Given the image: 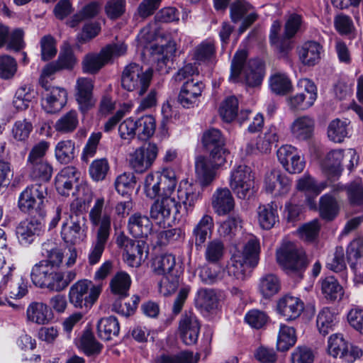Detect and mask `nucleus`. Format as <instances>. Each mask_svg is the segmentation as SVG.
<instances>
[{
    "label": "nucleus",
    "instance_id": "f03ea898",
    "mask_svg": "<svg viewBox=\"0 0 363 363\" xmlns=\"http://www.w3.org/2000/svg\"><path fill=\"white\" fill-rule=\"evenodd\" d=\"M47 259L36 263L30 272L33 284L39 288L47 289L51 291L60 292L76 279L75 270L61 272L55 270Z\"/></svg>",
    "mask_w": 363,
    "mask_h": 363
},
{
    "label": "nucleus",
    "instance_id": "20e7f679",
    "mask_svg": "<svg viewBox=\"0 0 363 363\" xmlns=\"http://www.w3.org/2000/svg\"><path fill=\"white\" fill-rule=\"evenodd\" d=\"M49 147L50 143L45 140H40L31 147L26 160V167L32 180L42 182L50 180L53 167L45 158Z\"/></svg>",
    "mask_w": 363,
    "mask_h": 363
},
{
    "label": "nucleus",
    "instance_id": "9b49d317",
    "mask_svg": "<svg viewBox=\"0 0 363 363\" xmlns=\"http://www.w3.org/2000/svg\"><path fill=\"white\" fill-rule=\"evenodd\" d=\"M328 352L335 358L340 357L346 363H353L362 354L360 348L350 345L343 335L340 333H335L329 337Z\"/></svg>",
    "mask_w": 363,
    "mask_h": 363
},
{
    "label": "nucleus",
    "instance_id": "0eeeda50",
    "mask_svg": "<svg viewBox=\"0 0 363 363\" xmlns=\"http://www.w3.org/2000/svg\"><path fill=\"white\" fill-rule=\"evenodd\" d=\"M127 51V45L123 43L110 44L103 48L99 53H89L82 61V69L84 73L95 74L113 58L124 55Z\"/></svg>",
    "mask_w": 363,
    "mask_h": 363
},
{
    "label": "nucleus",
    "instance_id": "423d86ee",
    "mask_svg": "<svg viewBox=\"0 0 363 363\" xmlns=\"http://www.w3.org/2000/svg\"><path fill=\"white\" fill-rule=\"evenodd\" d=\"M152 77V70L145 71L136 63L128 65L121 76V86L128 91L134 92L138 96H143L150 86Z\"/></svg>",
    "mask_w": 363,
    "mask_h": 363
},
{
    "label": "nucleus",
    "instance_id": "13d9d810",
    "mask_svg": "<svg viewBox=\"0 0 363 363\" xmlns=\"http://www.w3.org/2000/svg\"><path fill=\"white\" fill-rule=\"evenodd\" d=\"M271 90L279 95H284L291 89V82L284 73H276L269 79Z\"/></svg>",
    "mask_w": 363,
    "mask_h": 363
},
{
    "label": "nucleus",
    "instance_id": "a211bd4d",
    "mask_svg": "<svg viewBox=\"0 0 363 363\" xmlns=\"http://www.w3.org/2000/svg\"><path fill=\"white\" fill-rule=\"evenodd\" d=\"M278 160L290 174H299L305 167V160L298 149L291 145L281 146L277 152Z\"/></svg>",
    "mask_w": 363,
    "mask_h": 363
},
{
    "label": "nucleus",
    "instance_id": "a18cd8bd",
    "mask_svg": "<svg viewBox=\"0 0 363 363\" xmlns=\"http://www.w3.org/2000/svg\"><path fill=\"white\" fill-rule=\"evenodd\" d=\"M321 291L325 298L331 301L341 299L344 294L342 286L333 277H328L322 280Z\"/></svg>",
    "mask_w": 363,
    "mask_h": 363
},
{
    "label": "nucleus",
    "instance_id": "f704fd0d",
    "mask_svg": "<svg viewBox=\"0 0 363 363\" xmlns=\"http://www.w3.org/2000/svg\"><path fill=\"white\" fill-rule=\"evenodd\" d=\"M260 227L269 230L279 221L278 206L275 202L260 205L257 209Z\"/></svg>",
    "mask_w": 363,
    "mask_h": 363
},
{
    "label": "nucleus",
    "instance_id": "0e129e2a",
    "mask_svg": "<svg viewBox=\"0 0 363 363\" xmlns=\"http://www.w3.org/2000/svg\"><path fill=\"white\" fill-rule=\"evenodd\" d=\"M244 319L245 323L251 328L261 329L267 324L269 317L266 313L262 311L252 309L246 313Z\"/></svg>",
    "mask_w": 363,
    "mask_h": 363
},
{
    "label": "nucleus",
    "instance_id": "603ef678",
    "mask_svg": "<svg viewBox=\"0 0 363 363\" xmlns=\"http://www.w3.org/2000/svg\"><path fill=\"white\" fill-rule=\"evenodd\" d=\"M279 280L274 274H269L260 278L259 290L264 297L272 296L279 291Z\"/></svg>",
    "mask_w": 363,
    "mask_h": 363
},
{
    "label": "nucleus",
    "instance_id": "f8f14e48",
    "mask_svg": "<svg viewBox=\"0 0 363 363\" xmlns=\"http://www.w3.org/2000/svg\"><path fill=\"white\" fill-rule=\"evenodd\" d=\"M277 262L287 274L303 272L312 257L306 251H277Z\"/></svg>",
    "mask_w": 363,
    "mask_h": 363
},
{
    "label": "nucleus",
    "instance_id": "bb28decb",
    "mask_svg": "<svg viewBox=\"0 0 363 363\" xmlns=\"http://www.w3.org/2000/svg\"><path fill=\"white\" fill-rule=\"evenodd\" d=\"M211 205L217 215L225 216L234 209L235 200L228 189L220 188L213 194Z\"/></svg>",
    "mask_w": 363,
    "mask_h": 363
},
{
    "label": "nucleus",
    "instance_id": "412c9836",
    "mask_svg": "<svg viewBox=\"0 0 363 363\" xmlns=\"http://www.w3.org/2000/svg\"><path fill=\"white\" fill-rule=\"evenodd\" d=\"M201 324L193 313H185L181 317L179 324V333L186 345H195L199 339Z\"/></svg>",
    "mask_w": 363,
    "mask_h": 363
},
{
    "label": "nucleus",
    "instance_id": "4be33fe9",
    "mask_svg": "<svg viewBox=\"0 0 363 363\" xmlns=\"http://www.w3.org/2000/svg\"><path fill=\"white\" fill-rule=\"evenodd\" d=\"M225 162L217 163L216 160L209 155V157L199 155L195 160L196 174L201 186H208L216 177V170Z\"/></svg>",
    "mask_w": 363,
    "mask_h": 363
},
{
    "label": "nucleus",
    "instance_id": "dca6fc26",
    "mask_svg": "<svg viewBox=\"0 0 363 363\" xmlns=\"http://www.w3.org/2000/svg\"><path fill=\"white\" fill-rule=\"evenodd\" d=\"M45 184H35L23 190L18 198V207L23 212H29L43 204L48 192Z\"/></svg>",
    "mask_w": 363,
    "mask_h": 363
},
{
    "label": "nucleus",
    "instance_id": "f257e3e1",
    "mask_svg": "<svg viewBox=\"0 0 363 363\" xmlns=\"http://www.w3.org/2000/svg\"><path fill=\"white\" fill-rule=\"evenodd\" d=\"M199 197L200 191L196 186L188 183H185L184 186L180 184L177 191L179 201L172 196H164L157 199L151 206L150 216L161 225L179 212V203L184 205L187 212L191 211Z\"/></svg>",
    "mask_w": 363,
    "mask_h": 363
},
{
    "label": "nucleus",
    "instance_id": "473e14b6",
    "mask_svg": "<svg viewBox=\"0 0 363 363\" xmlns=\"http://www.w3.org/2000/svg\"><path fill=\"white\" fill-rule=\"evenodd\" d=\"M150 256L152 267L157 274L164 275L174 273L176 260L175 256L172 253L152 251Z\"/></svg>",
    "mask_w": 363,
    "mask_h": 363
},
{
    "label": "nucleus",
    "instance_id": "bf43d9fd",
    "mask_svg": "<svg viewBox=\"0 0 363 363\" xmlns=\"http://www.w3.org/2000/svg\"><path fill=\"white\" fill-rule=\"evenodd\" d=\"M328 186L327 182L317 183L315 179L309 175L304 174L298 180L297 189L301 191H306L319 194Z\"/></svg>",
    "mask_w": 363,
    "mask_h": 363
},
{
    "label": "nucleus",
    "instance_id": "72a5a7b5",
    "mask_svg": "<svg viewBox=\"0 0 363 363\" xmlns=\"http://www.w3.org/2000/svg\"><path fill=\"white\" fill-rule=\"evenodd\" d=\"M27 320L38 325L48 324L52 318L51 310L42 302H32L26 310Z\"/></svg>",
    "mask_w": 363,
    "mask_h": 363
},
{
    "label": "nucleus",
    "instance_id": "6e6d98bb",
    "mask_svg": "<svg viewBox=\"0 0 363 363\" xmlns=\"http://www.w3.org/2000/svg\"><path fill=\"white\" fill-rule=\"evenodd\" d=\"M33 124L26 119L17 121L11 128V136L16 142L26 143L33 131Z\"/></svg>",
    "mask_w": 363,
    "mask_h": 363
},
{
    "label": "nucleus",
    "instance_id": "2f4dec72",
    "mask_svg": "<svg viewBox=\"0 0 363 363\" xmlns=\"http://www.w3.org/2000/svg\"><path fill=\"white\" fill-rule=\"evenodd\" d=\"M265 189L269 193L275 191L276 195H284L290 190L289 179L279 171L272 170L265 177Z\"/></svg>",
    "mask_w": 363,
    "mask_h": 363
},
{
    "label": "nucleus",
    "instance_id": "052dcab7",
    "mask_svg": "<svg viewBox=\"0 0 363 363\" xmlns=\"http://www.w3.org/2000/svg\"><path fill=\"white\" fill-rule=\"evenodd\" d=\"M303 26V18L297 13H292L288 17L284 25V38L291 39L300 32Z\"/></svg>",
    "mask_w": 363,
    "mask_h": 363
},
{
    "label": "nucleus",
    "instance_id": "e2e57ef3",
    "mask_svg": "<svg viewBox=\"0 0 363 363\" xmlns=\"http://www.w3.org/2000/svg\"><path fill=\"white\" fill-rule=\"evenodd\" d=\"M135 183L136 181L133 174L125 172L116 178L115 188L118 194L124 196L133 190Z\"/></svg>",
    "mask_w": 363,
    "mask_h": 363
},
{
    "label": "nucleus",
    "instance_id": "e433bc0d",
    "mask_svg": "<svg viewBox=\"0 0 363 363\" xmlns=\"http://www.w3.org/2000/svg\"><path fill=\"white\" fill-rule=\"evenodd\" d=\"M340 204L336 197L331 194H325L319 199L320 217L327 220H333L339 214Z\"/></svg>",
    "mask_w": 363,
    "mask_h": 363
},
{
    "label": "nucleus",
    "instance_id": "79ce46f5",
    "mask_svg": "<svg viewBox=\"0 0 363 363\" xmlns=\"http://www.w3.org/2000/svg\"><path fill=\"white\" fill-rule=\"evenodd\" d=\"M350 122L347 120L335 119L332 121L328 128V136L335 143H342L349 136Z\"/></svg>",
    "mask_w": 363,
    "mask_h": 363
},
{
    "label": "nucleus",
    "instance_id": "8fccbe9b",
    "mask_svg": "<svg viewBox=\"0 0 363 363\" xmlns=\"http://www.w3.org/2000/svg\"><path fill=\"white\" fill-rule=\"evenodd\" d=\"M200 357L189 351H183L176 354H163L157 357L155 363H198Z\"/></svg>",
    "mask_w": 363,
    "mask_h": 363
},
{
    "label": "nucleus",
    "instance_id": "6ab92c4d",
    "mask_svg": "<svg viewBox=\"0 0 363 363\" xmlns=\"http://www.w3.org/2000/svg\"><path fill=\"white\" fill-rule=\"evenodd\" d=\"M94 82L88 77H79L75 84V100L79 110L85 113L94 107L96 100L94 97Z\"/></svg>",
    "mask_w": 363,
    "mask_h": 363
},
{
    "label": "nucleus",
    "instance_id": "a878e982",
    "mask_svg": "<svg viewBox=\"0 0 363 363\" xmlns=\"http://www.w3.org/2000/svg\"><path fill=\"white\" fill-rule=\"evenodd\" d=\"M299 61L307 67L317 65L323 52V46L314 40H308L298 46L296 49Z\"/></svg>",
    "mask_w": 363,
    "mask_h": 363
},
{
    "label": "nucleus",
    "instance_id": "09e8293b",
    "mask_svg": "<svg viewBox=\"0 0 363 363\" xmlns=\"http://www.w3.org/2000/svg\"><path fill=\"white\" fill-rule=\"evenodd\" d=\"M336 317L328 308H323L318 313L316 325L319 333L323 336L334 330Z\"/></svg>",
    "mask_w": 363,
    "mask_h": 363
},
{
    "label": "nucleus",
    "instance_id": "6e6552de",
    "mask_svg": "<svg viewBox=\"0 0 363 363\" xmlns=\"http://www.w3.org/2000/svg\"><path fill=\"white\" fill-rule=\"evenodd\" d=\"M259 261V251H233L226 266L227 273L233 279L243 281Z\"/></svg>",
    "mask_w": 363,
    "mask_h": 363
},
{
    "label": "nucleus",
    "instance_id": "b1692460",
    "mask_svg": "<svg viewBox=\"0 0 363 363\" xmlns=\"http://www.w3.org/2000/svg\"><path fill=\"white\" fill-rule=\"evenodd\" d=\"M77 62V60L72 47L68 43H65L61 48L57 60L48 64L43 68V74L52 75L56 72L62 69H72Z\"/></svg>",
    "mask_w": 363,
    "mask_h": 363
},
{
    "label": "nucleus",
    "instance_id": "338daca9",
    "mask_svg": "<svg viewBox=\"0 0 363 363\" xmlns=\"http://www.w3.org/2000/svg\"><path fill=\"white\" fill-rule=\"evenodd\" d=\"M179 286V277L173 273L164 274L159 283V291L167 296L176 291Z\"/></svg>",
    "mask_w": 363,
    "mask_h": 363
},
{
    "label": "nucleus",
    "instance_id": "4468645a",
    "mask_svg": "<svg viewBox=\"0 0 363 363\" xmlns=\"http://www.w3.org/2000/svg\"><path fill=\"white\" fill-rule=\"evenodd\" d=\"M86 219L83 214H69L63 223L61 235L68 245L79 243L85 237Z\"/></svg>",
    "mask_w": 363,
    "mask_h": 363
},
{
    "label": "nucleus",
    "instance_id": "cd10ccee",
    "mask_svg": "<svg viewBox=\"0 0 363 363\" xmlns=\"http://www.w3.org/2000/svg\"><path fill=\"white\" fill-rule=\"evenodd\" d=\"M42 228L41 222L32 218L22 220L16 227V232L19 242L22 245H28L35 240Z\"/></svg>",
    "mask_w": 363,
    "mask_h": 363
},
{
    "label": "nucleus",
    "instance_id": "39448f33",
    "mask_svg": "<svg viewBox=\"0 0 363 363\" xmlns=\"http://www.w3.org/2000/svg\"><path fill=\"white\" fill-rule=\"evenodd\" d=\"M104 199H97L89 213L91 227L96 229L93 250H104L108 247L111 230V213L104 209Z\"/></svg>",
    "mask_w": 363,
    "mask_h": 363
},
{
    "label": "nucleus",
    "instance_id": "ea45409f",
    "mask_svg": "<svg viewBox=\"0 0 363 363\" xmlns=\"http://www.w3.org/2000/svg\"><path fill=\"white\" fill-rule=\"evenodd\" d=\"M130 284V275L125 272H118L111 279L110 289L112 294L123 298L128 296Z\"/></svg>",
    "mask_w": 363,
    "mask_h": 363
},
{
    "label": "nucleus",
    "instance_id": "774afa93",
    "mask_svg": "<svg viewBox=\"0 0 363 363\" xmlns=\"http://www.w3.org/2000/svg\"><path fill=\"white\" fill-rule=\"evenodd\" d=\"M347 194L351 205L363 206V184L362 182H354L347 186Z\"/></svg>",
    "mask_w": 363,
    "mask_h": 363
},
{
    "label": "nucleus",
    "instance_id": "4d7b16f0",
    "mask_svg": "<svg viewBox=\"0 0 363 363\" xmlns=\"http://www.w3.org/2000/svg\"><path fill=\"white\" fill-rule=\"evenodd\" d=\"M116 243L118 247L123 250H144L148 248L146 239L133 240L123 232L116 234Z\"/></svg>",
    "mask_w": 363,
    "mask_h": 363
},
{
    "label": "nucleus",
    "instance_id": "1a4fd4ad",
    "mask_svg": "<svg viewBox=\"0 0 363 363\" xmlns=\"http://www.w3.org/2000/svg\"><path fill=\"white\" fill-rule=\"evenodd\" d=\"M101 286L93 285L91 281L82 279L73 284L69 291V302L79 308H90L98 299Z\"/></svg>",
    "mask_w": 363,
    "mask_h": 363
},
{
    "label": "nucleus",
    "instance_id": "5701e85b",
    "mask_svg": "<svg viewBox=\"0 0 363 363\" xmlns=\"http://www.w3.org/2000/svg\"><path fill=\"white\" fill-rule=\"evenodd\" d=\"M240 223L241 219L238 216L228 217L220 223L218 228L219 238L211 240L208 242L206 250H224L225 247H228L227 243L232 238L233 229Z\"/></svg>",
    "mask_w": 363,
    "mask_h": 363
},
{
    "label": "nucleus",
    "instance_id": "de8ad7c7",
    "mask_svg": "<svg viewBox=\"0 0 363 363\" xmlns=\"http://www.w3.org/2000/svg\"><path fill=\"white\" fill-rule=\"evenodd\" d=\"M216 55L215 43L206 40L198 45L193 51V59L198 62H205L213 60Z\"/></svg>",
    "mask_w": 363,
    "mask_h": 363
},
{
    "label": "nucleus",
    "instance_id": "c85d7f7f",
    "mask_svg": "<svg viewBox=\"0 0 363 363\" xmlns=\"http://www.w3.org/2000/svg\"><path fill=\"white\" fill-rule=\"evenodd\" d=\"M304 309L303 301L298 297L286 295L277 303L278 312L286 320H295L300 316Z\"/></svg>",
    "mask_w": 363,
    "mask_h": 363
},
{
    "label": "nucleus",
    "instance_id": "4c0bfd02",
    "mask_svg": "<svg viewBox=\"0 0 363 363\" xmlns=\"http://www.w3.org/2000/svg\"><path fill=\"white\" fill-rule=\"evenodd\" d=\"M120 332V324L114 316L101 318L97 323V334L104 341H108L118 337Z\"/></svg>",
    "mask_w": 363,
    "mask_h": 363
},
{
    "label": "nucleus",
    "instance_id": "680f3d73",
    "mask_svg": "<svg viewBox=\"0 0 363 363\" xmlns=\"http://www.w3.org/2000/svg\"><path fill=\"white\" fill-rule=\"evenodd\" d=\"M305 99L298 93L288 98L287 102L291 109L305 111L311 108L315 103V96L311 93Z\"/></svg>",
    "mask_w": 363,
    "mask_h": 363
},
{
    "label": "nucleus",
    "instance_id": "ddd939ff",
    "mask_svg": "<svg viewBox=\"0 0 363 363\" xmlns=\"http://www.w3.org/2000/svg\"><path fill=\"white\" fill-rule=\"evenodd\" d=\"M201 140L203 147L217 163L226 162L229 152L225 147V139L220 130L213 128L205 130Z\"/></svg>",
    "mask_w": 363,
    "mask_h": 363
},
{
    "label": "nucleus",
    "instance_id": "864d4df0",
    "mask_svg": "<svg viewBox=\"0 0 363 363\" xmlns=\"http://www.w3.org/2000/svg\"><path fill=\"white\" fill-rule=\"evenodd\" d=\"M347 257L355 283L363 284V251H347Z\"/></svg>",
    "mask_w": 363,
    "mask_h": 363
},
{
    "label": "nucleus",
    "instance_id": "49530a36",
    "mask_svg": "<svg viewBox=\"0 0 363 363\" xmlns=\"http://www.w3.org/2000/svg\"><path fill=\"white\" fill-rule=\"evenodd\" d=\"M74 150V143L72 140H61L55 146V155L60 163L69 164L75 157Z\"/></svg>",
    "mask_w": 363,
    "mask_h": 363
},
{
    "label": "nucleus",
    "instance_id": "c756f323",
    "mask_svg": "<svg viewBox=\"0 0 363 363\" xmlns=\"http://www.w3.org/2000/svg\"><path fill=\"white\" fill-rule=\"evenodd\" d=\"M127 228L133 237L145 239L150 234L152 225L147 216L135 213L129 217Z\"/></svg>",
    "mask_w": 363,
    "mask_h": 363
},
{
    "label": "nucleus",
    "instance_id": "393cba45",
    "mask_svg": "<svg viewBox=\"0 0 363 363\" xmlns=\"http://www.w3.org/2000/svg\"><path fill=\"white\" fill-rule=\"evenodd\" d=\"M204 88L203 83L195 78L184 82L178 96V101L184 107L193 106L198 102Z\"/></svg>",
    "mask_w": 363,
    "mask_h": 363
},
{
    "label": "nucleus",
    "instance_id": "69168bd1",
    "mask_svg": "<svg viewBox=\"0 0 363 363\" xmlns=\"http://www.w3.org/2000/svg\"><path fill=\"white\" fill-rule=\"evenodd\" d=\"M108 170V162L107 160L104 158L94 160L89 169L91 177L96 182L104 180Z\"/></svg>",
    "mask_w": 363,
    "mask_h": 363
},
{
    "label": "nucleus",
    "instance_id": "7ed1b4c3",
    "mask_svg": "<svg viewBox=\"0 0 363 363\" xmlns=\"http://www.w3.org/2000/svg\"><path fill=\"white\" fill-rule=\"evenodd\" d=\"M246 50H238L231 62L229 81L233 83L244 82L249 86H259L263 79L264 67L262 62L257 59H251L247 62Z\"/></svg>",
    "mask_w": 363,
    "mask_h": 363
},
{
    "label": "nucleus",
    "instance_id": "7c9ffc66",
    "mask_svg": "<svg viewBox=\"0 0 363 363\" xmlns=\"http://www.w3.org/2000/svg\"><path fill=\"white\" fill-rule=\"evenodd\" d=\"M78 172L73 166L63 168L55 177V187L57 192L62 196H69L73 185L78 179Z\"/></svg>",
    "mask_w": 363,
    "mask_h": 363
},
{
    "label": "nucleus",
    "instance_id": "5fc2aeb1",
    "mask_svg": "<svg viewBox=\"0 0 363 363\" xmlns=\"http://www.w3.org/2000/svg\"><path fill=\"white\" fill-rule=\"evenodd\" d=\"M238 111V100L234 96L226 98L219 108L220 117L227 123L233 121L236 118Z\"/></svg>",
    "mask_w": 363,
    "mask_h": 363
},
{
    "label": "nucleus",
    "instance_id": "58836bf2",
    "mask_svg": "<svg viewBox=\"0 0 363 363\" xmlns=\"http://www.w3.org/2000/svg\"><path fill=\"white\" fill-rule=\"evenodd\" d=\"M196 306L207 312H213L218 307V298L213 289H201L195 297Z\"/></svg>",
    "mask_w": 363,
    "mask_h": 363
},
{
    "label": "nucleus",
    "instance_id": "3c124183",
    "mask_svg": "<svg viewBox=\"0 0 363 363\" xmlns=\"http://www.w3.org/2000/svg\"><path fill=\"white\" fill-rule=\"evenodd\" d=\"M135 122L137 123V135L139 139L145 140L154 135L156 123L152 116L145 115L141 116Z\"/></svg>",
    "mask_w": 363,
    "mask_h": 363
},
{
    "label": "nucleus",
    "instance_id": "aec40b11",
    "mask_svg": "<svg viewBox=\"0 0 363 363\" xmlns=\"http://www.w3.org/2000/svg\"><path fill=\"white\" fill-rule=\"evenodd\" d=\"M252 6L245 0H238L230 6V18L233 23L242 20L238 28L239 33H244L256 20L257 14L252 11Z\"/></svg>",
    "mask_w": 363,
    "mask_h": 363
},
{
    "label": "nucleus",
    "instance_id": "9d476101",
    "mask_svg": "<svg viewBox=\"0 0 363 363\" xmlns=\"http://www.w3.org/2000/svg\"><path fill=\"white\" fill-rule=\"evenodd\" d=\"M254 185V176L250 167L239 165L232 169L229 186L238 199H245L252 195Z\"/></svg>",
    "mask_w": 363,
    "mask_h": 363
},
{
    "label": "nucleus",
    "instance_id": "c03bdc74",
    "mask_svg": "<svg viewBox=\"0 0 363 363\" xmlns=\"http://www.w3.org/2000/svg\"><path fill=\"white\" fill-rule=\"evenodd\" d=\"M79 125L78 113L75 110H71L63 114L54 125L55 130L62 134L74 132Z\"/></svg>",
    "mask_w": 363,
    "mask_h": 363
},
{
    "label": "nucleus",
    "instance_id": "2eb2a0df",
    "mask_svg": "<svg viewBox=\"0 0 363 363\" xmlns=\"http://www.w3.org/2000/svg\"><path fill=\"white\" fill-rule=\"evenodd\" d=\"M157 153V147L155 144L140 147L129 154L128 158L129 166L135 172L143 173L152 165Z\"/></svg>",
    "mask_w": 363,
    "mask_h": 363
},
{
    "label": "nucleus",
    "instance_id": "a19ab883",
    "mask_svg": "<svg viewBox=\"0 0 363 363\" xmlns=\"http://www.w3.org/2000/svg\"><path fill=\"white\" fill-rule=\"evenodd\" d=\"M296 342L295 329L293 327L281 323L277 335V348L279 351L289 350Z\"/></svg>",
    "mask_w": 363,
    "mask_h": 363
},
{
    "label": "nucleus",
    "instance_id": "37998d69",
    "mask_svg": "<svg viewBox=\"0 0 363 363\" xmlns=\"http://www.w3.org/2000/svg\"><path fill=\"white\" fill-rule=\"evenodd\" d=\"M47 260L52 266L70 267L76 262L77 251H48Z\"/></svg>",
    "mask_w": 363,
    "mask_h": 363
},
{
    "label": "nucleus",
    "instance_id": "f3484780",
    "mask_svg": "<svg viewBox=\"0 0 363 363\" xmlns=\"http://www.w3.org/2000/svg\"><path fill=\"white\" fill-rule=\"evenodd\" d=\"M40 85L45 90L41 100L42 108L48 113L59 112L67 104V92L59 86H47L44 79H40Z\"/></svg>",
    "mask_w": 363,
    "mask_h": 363
},
{
    "label": "nucleus",
    "instance_id": "c9c22d12",
    "mask_svg": "<svg viewBox=\"0 0 363 363\" xmlns=\"http://www.w3.org/2000/svg\"><path fill=\"white\" fill-rule=\"evenodd\" d=\"M314 121L309 116H300L291 123L290 130L292 136L298 140L309 139L313 132Z\"/></svg>",
    "mask_w": 363,
    "mask_h": 363
}]
</instances>
